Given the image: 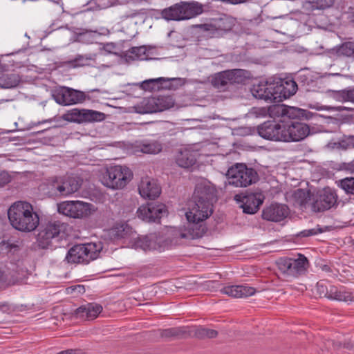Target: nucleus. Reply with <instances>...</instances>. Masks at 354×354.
Wrapping results in <instances>:
<instances>
[{
	"label": "nucleus",
	"instance_id": "6e6d98bb",
	"mask_svg": "<svg viewBox=\"0 0 354 354\" xmlns=\"http://www.w3.org/2000/svg\"><path fill=\"white\" fill-rule=\"evenodd\" d=\"M348 138L350 144V148H354V136H350Z\"/></svg>",
	"mask_w": 354,
	"mask_h": 354
},
{
	"label": "nucleus",
	"instance_id": "f3484780",
	"mask_svg": "<svg viewBox=\"0 0 354 354\" xmlns=\"http://www.w3.org/2000/svg\"><path fill=\"white\" fill-rule=\"evenodd\" d=\"M63 225L59 222H50L44 225L40 230L37 241L39 245L42 248H47L52 241V240L58 236Z\"/></svg>",
	"mask_w": 354,
	"mask_h": 354
},
{
	"label": "nucleus",
	"instance_id": "dca6fc26",
	"mask_svg": "<svg viewBox=\"0 0 354 354\" xmlns=\"http://www.w3.org/2000/svg\"><path fill=\"white\" fill-rule=\"evenodd\" d=\"M166 213L165 205L153 203L140 206L137 212L138 216L147 222L156 221L165 216Z\"/></svg>",
	"mask_w": 354,
	"mask_h": 354
},
{
	"label": "nucleus",
	"instance_id": "6e6552de",
	"mask_svg": "<svg viewBox=\"0 0 354 354\" xmlns=\"http://www.w3.org/2000/svg\"><path fill=\"white\" fill-rule=\"evenodd\" d=\"M59 213L74 218H82L91 215L94 211V206L80 201H66L57 205Z\"/></svg>",
	"mask_w": 354,
	"mask_h": 354
},
{
	"label": "nucleus",
	"instance_id": "4c0bfd02",
	"mask_svg": "<svg viewBox=\"0 0 354 354\" xmlns=\"http://www.w3.org/2000/svg\"><path fill=\"white\" fill-rule=\"evenodd\" d=\"M139 150L144 153L156 154L160 153L162 149V146L158 141L153 140L145 142L139 146Z\"/></svg>",
	"mask_w": 354,
	"mask_h": 354
},
{
	"label": "nucleus",
	"instance_id": "f257e3e1",
	"mask_svg": "<svg viewBox=\"0 0 354 354\" xmlns=\"http://www.w3.org/2000/svg\"><path fill=\"white\" fill-rule=\"evenodd\" d=\"M8 216L11 225L18 231L30 232L39 224L38 214L33 206L26 201H17L8 210Z\"/></svg>",
	"mask_w": 354,
	"mask_h": 354
},
{
	"label": "nucleus",
	"instance_id": "f03ea898",
	"mask_svg": "<svg viewBox=\"0 0 354 354\" xmlns=\"http://www.w3.org/2000/svg\"><path fill=\"white\" fill-rule=\"evenodd\" d=\"M80 187V181L75 177L53 176L40 185L39 191L46 197L60 198L72 196Z\"/></svg>",
	"mask_w": 354,
	"mask_h": 354
},
{
	"label": "nucleus",
	"instance_id": "4468645a",
	"mask_svg": "<svg viewBox=\"0 0 354 354\" xmlns=\"http://www.w3.org/2000/svg\"><path fill=\"white\" fill-rule=\"evenodd\" d=\"M207 203L194 201L185 214L189 223L202 222L212 214L213 205L208 202Z\"/></svg>",
	"mask_w": 354,
	"mask_h": 354
},
{
	"label": "nucleus",
	"instance_id": "20e7f679",
	"mask_svg": "<svg viewBox=\"0 0 354 354\" xmlns=\"http://www.w3.org/2000/svg\"><path fill=\"white\" fill-rule=\"evenodd\" d=\"M228 183L236 187H246L259 180L257 172L243 163L230 167L226 174Z\"/></svg>",
	"mask_w": 354,
	"mask_h": 354
},
{
	"label": "nucleus",
	"instance_id": "bf43d9fd",
	"mask_svg": "<svg viewBox=\"0 0 354 354\" xmlns=\"http://www.w3.org/2000/svg\"><path fill=\"white\" fill-rule=\"evenodd\" d=\"M10 247L11 248H12V247L15 248V247H17V245H16V244L10 245Z\"/></svg>",
	"mask_w": 354,
	"mask_h": 354
},
{
	"label": "nucleus",
	"instance_id": "4be33fe9",
	"mask_svg": "<svg viewBox=\"0 0 354 354\" xmlns=\"http://www.w3.org/2000/svg\"><path fill=\"white\" fill-rule=\"evenodd\" d=\"M234 199L242 203L241 207L243 212L250 214L256 213L263 203L260 195L252 193L248 195L236 194Z\"/></svg>",
	"mask_w": 354,
	"mask_h": 354
},
{
	"label": "nucleus",
	"instance_id": "2eb2a0df",
	"mask_svg": "<svg viewBox=\"0 0 354 354\" xmlns=\"http://www.w3.org/2000/svg\"><path fill=\"white\" fill-rule=\"evenodd\" d=\"M174 101L171 96H159L145 98L142 102L143 110L140 113H151L162 111L172 107Z\"/></svg>",
	"mask_w": 354,
	"mask_h": 354
},
{
	"label": "nucleus",
	"instance_id": "2f4dec72",
	"mask_svg": "<svg viewBox=\"0 0 354 354\" xmlns=\"http://www.w3.org/2000/svg\"><path fill=\"white\" fill-rule=\"evenodd\" d=\"M334 0H306L303 3V8L308 12L315 10H324L331 7Z\"/></svg>",
	"mask_w": 354,
	"mask_h": 354
},
{
	"label": "nucleus",
	"instance_id": "a19ab883",
	"mask_svg": "<svg viewBox=\"0 0 354 354\" xmlns=\"http://www.w3.org/2000/svg\"><path fill=\"white\" fill-rule=\"evenodd\" d=\"M169 79H166L165 77H158L155 79H149L145 81H143L142 83V87L145 90L148 91H155L160 88L161 86L163 83L169 81Z\"/></svg>",
	"mask_w": 354,
	"mask_h": 354
},
{
	"label": "nucleus",
	"instance_id": "9d476101",
	"mask_svg": "<svg viewBox=\"0 0 354 354\" xmlns=\"http://www.w3.org/2000/svg\"><path fill=\"white\" fill-rule=\"evenodd\" d=\"M250 77V73L242 69H233L222 71L216 74L212 79V84L217 88L227 84H241Z\"/></svg>",
	"mask_w": 354,
	"mask_h": 354
},
{
	"label": "nucleus",
	"instance_id": "cd10ccee",
	"mask_svg": "<svg viewBox=\"0 0 354 354\" xmlns=\"http://www.w3.org/2000/svg\"><path fill=\"white\" fill-rule=\"evenodd\" d=\"M102 306L98 304L90 303L76 310V315L81 318L94 319L102 312Z\"/></svg>",
	"mask_w": 354,
	"mask_h": 354
},
{
	"label": "nucleus",
	"instance_id": "393cba45",
	"mask_svg": "<svg viewBox=\"0 0 354 354\" xmlns=\"http://www.w3.org/2000/svg\"><path fill=\"white\" fill-rule=\"evenodd\" d=\"M140 196L145 198L155 199L160 194V187L156 180L149 177L143 178L138 186Z\"/></svg>",
	"mask_w": 354,
	"mask_h": 354
},
{
	"label": "nucleus",
	"instance_id": "37998d69",
	"mask_svg": "<svg viewBox=\"0 0 354 354\" xmlns=\"http://www.w3.org/2000/svg\"><path fill=\"white\" fill-rule=\"evenodd\" d=\"M332 97L340 102H351L350 97V89L333 91Z\"/></svg>",
	"mask_w": 354,
	"mask_h": 354
},
{
	"label": "nucleus",
	"instance_id": "c756f323",
	"mask_svg": "<svg viewBox=\"0 0 354 354\" xmlns=\"http://www.w3.org/2000/svg\"><path fill=\"white\" fill-rule=\"evenodd\" d=\"M293 109V107L287 106L284 104H274L270 106L267 110L263 109L261 111L263 114H266L267 112L270 118H276L285 116L290 118Z\"/></svg>",
	"mask_w": 354,
	"mask_h": 354
},
{
	"label": "nucleus",
	"instance_id": "4d7b16f0",
	"mask_svg": "<svg viewBox=\"0 0 354 354\" xmlns=\"http://www.w3.org/2000/svg\"><path fill=\"white\" fill-rule=\"evenodd\" d=\"M350 97L351 102H354V88L353 89H350Z\"/></svg>",
	"mask_w": 354,
	"mask_h": 354
},
{
	"label": "nucleus",
	"instance_id": "1a4fd4ad",
	"mask_svg": "<svg viewBox=\"0 0 354 354\" xmlns=\"http://www.w3.org/2000/svg\"><path fill=\"white\" fill-rule=\"evenodd\" d=\"M62 118L65 121L77 124L97 122L103 121L105 119V114L97 111L75 108L63 114Z\"/></svg>",
	"mask_w": 354,
	"mask_h": 354
},
{
	"label": "nucleus",
	"instance_id": "6ab92c4d",
	"mask_svg": "<svg viewBox=\"0 0 354 354\" xmlns=\"http://www.w3.org/2000/svg\"><path fill=\"white\" fill-rule=\"evenodd\" d=\"M216 188L212 183L208 180H201L198 183L195 192L194 199L196 201L212 204L216 201Z\"/></svg>",
	"mask_w": 354,
	"mask_h": 354
},
{
	"label": "nucleus",
	"instance_id": "0eeeda50",
	"mask_svg": "<svg viewBox=\"0 0 354 354\" xmlns=\"http://www.w3.org/2000/svg\"><path fill=\"white\" fill-rule=\"evenodd\" d=\"M169 242L159 234H150L145 236H134L129 246L143 251L164 250Z\"/></svg>",
	"mask_w": 354,
	"mask_h": 354
},
{
	"label": "nucleus",
	"instance_id": "bb28decb",
	"mask_svg": "<svg viewBox=\"0 0 354 354\" xmlns=\"http://www.w3.org/2000/svg\"><path fill=\"white\" fill-rule=\"evenodd\" d=\"M255 292L256 290L253 287L244 285L229 286L221 290L222 293L236 298L252 296L254 295Z\"/></svg>",
	"mask_w": 354,
	"mask_h": 354
},
{
	"label": "nucleus",
	"instance_id": "e433bc0d",
	"mask_svg": "<svg viewBox=\"0 0 354 354\" xmlns=\"http://www.w3.org/2000/svg\"><path fill=\"white\" fill-rule=\"evenodd\" d=\"M279 270L286 277H295L291 259L281 258L277 261Z\"/></svg>",
	"mask_w": 354,
	"mask_h": 354
},
{
	"label": "nucleus",
	"instance_id": "5fc2aeb1",
	"mask_svg": "<svg viewBox=\"0 0 354 354\" xmlns=\"http://www.w3.org/2000/svg\"><path fill=\"white\" fill-rule=\"evenodd\" d=\"M328 109H335L336 111H342V110H345L346 107L345 106H337V107H330V106H328Z\"/></svg>",
	"mask_w": 354,
	"mask_h": 354
},
{
	"label": "nucleus",
	"instance_id": "c85d7f7f",
	"mask_svg": "<svg viewBox=\"0 0 354 354\" xmlns=\"http://www.w3.org/2000/svg\"><path fill=\"white\" fill-rule=\"evenodd\" d=\"M155 50L156 48L154 47L142 46L131 48L129 53L131 54L129 56L133 59L145 60L153 59V57L156 55Z\"/></svg>",
	"mask_w": 354,
	"mask_h": 354
},
{
	"label": "nucleus",
	"instance_id": "603ef678",
	"mask_svg": "<svg viewBox=\"0 0 354 354\" xmlns=\"http://www.w3.org/2000/svg\"><path fill=\"white\" fill-rule=\"evenodd\" d=\"M26 276V270L21 269L20 272L16 277V281H22Z\"/></svg>",
	"mask_w": 354,
	"mask_h": 354
},
{
	"label": "nucleus",
	"instance_id": "a878e982",
	"mask_svg": "<svg viewBox=\"0 0 354 354\" xmlns=\"http://www.w3.org/2000/svg\"><path fill=\"white\" fill-rule=\"evenodd\" d=\"M288 214L289 210L286 205L275 203L265 208L262 216L266 220L279 222L285 218Z\"/></svg>",
	"mask_w": 354,
	"mask_h": 354
},
{
	"label": "nucleus",
	"instance_id": "ea45409f",
	"mask_svg": "<svg viewBox=\"0 0 354 354\" xmlns=\"http://www.w3.org/2000/svg\"><path fill=\"white\" fill-rule=\"evenodd\" d=\"M188 333L194 334L196 337L203 338H214L217 336V331L203 327L188 328Z\"/></svg>",
	"mask_w": 354,
	"mask_h": 354
},
{
	"label": "nucleus",
	"instance_id": "412c9836",
	"mask_svg": "<svg viewBox=\"0 0 354 354\" xmlns=\"http://www.w3.org/2000/svg\"><path fill=\"white\" fill-rule=\"evenodd\" d=\"M200 145H190L179 151L176 157L177 164L183 168H189L195 165L200 156Z\"/></svg>",
	"mask_w": 354,
	"mask_h": 354
},
{
	"label": "nucleus",
	"instance_id": "423d86ee",
	"mask_svg": "<svg viewBox=\"0 0 354 354\" xmlns=\"http://www.w3.org/2000/svg\"><path fill=\"white\" fill-rule=\"evenodd\" d=\"M132 172L126 166L114 165L106 169L102 183L106 187L113 189L124 188L131 180Z\"/></svg>",
	"mask_w": 354,
	"mask_h": 354
},
{
	"label": "nucleus",
	"instance_id": "864d4df0",
	"mask_svg": "<svg viewBox=\"0 0 354 354\" xmlns=\"http://www.w3.org/2000/svg\"><path fill=\"white\" fill-rule=\"evenodd\" d=\"M57 354H82V353H80V351H75V350H66L64 351H62Z\"/></svg>",
	"mask_w": 354,
	"mask_h": 354
},
{
	"label": "nucleus",
	"instance_id": "9b49d317",
	"mask_svg": "<svg viewBox=\"0 0 354 354\" xmlns=\"http://www.w3.org/2000/svg\"><path fill=\"white\" fill-rule=\"evenodd\" d=\"M55 101L62 106H68L84 102L89 99L88 95L81 91L68 87H62L53 94Z\"/></svg>",
	"mask_w": 354,
	"mask_h": 354
},
{
	"label": "nucleus",
	"instance_id": "58836bf2",
	"mask_svg": "<svg viewBox=\"0 0 354 354\" xmlns=\"http://www.w3.org/2000/svg\"><path fill=\"white\" fill-rule=\"evenodd\" d=\"M20 82L19 75L15 73L4 74L0 77V87L3 88H14Z\"/></svg>",
	"mask_w": 354,
	"mask_h": 354
},
{
	"label": "nucleus",
	"instance_id": "473e14b6",
	"mask_svg": "<svg viewBox=\"0 0 354 354\" xmlns=\"http://www.w3.org/2000/svg\"><path fill=\"white\" fill-rule=\"evenodd\" d=\"M292 266L293 268V272H295V277L303 274L307 270L308 267V261L307 258L302 254H299L297 259H291Z\"/></svg>",
	"mask_w": 354,
	"mask_h": 354
},
{
	"label": "nucleus",
	"instance_id": "b1692460",
	"mask_svg": "<svg viewBox=\"0 0 354 354\" xmlns=\"http://www.w3.org/2000/svg\"><path fill=\"white\" fill-rule=\"evenodd\" d=\"M108 234L113 240L123 239L129 245L133 237L136 235L131 226L127 223H118L109 230Z\"/></svg>",
	"mask_w": 354,
	"mask_h": 354
},
{
	"label": "nucleus",
	"instance_id": "f8f14e48",
	"mask_svg": "<svg viewBox=\"0 0 354 354\" xmlns=\"http://www.w3.org/2000/svg\"><path fill=\"white\" fill-rule=\"evenodd\" d=\"M337 195L330 188H325L313 195L310 209L313 212H320L330 209L336 203Z\"/></svg>",
	"mask_w": 354,
	"mask_h": 354
},
{
	"label": "nucleus",
	"instance_id": "09e8293b",
	"mask_svg": "<svg viewBox=\"0 0 354 354\" xmlns=\"http://www.w3.org/2000/svg\"><path fill=\"white\" fill-rule=\"evenodd\" d=\"M337 149L339 150H346L347 149H349L350 148V144H349V141H348V138H347L346 139H344V140H338V143H337Z\"/></svg>",
	"mask_w": 354,
	"mask_h": 354
},
{
	"label": "nucleus",
	"instance_id": "ddd939ff",
	"mask_svg": "<svg viewBox=\"0 0 354 354\" xmlns=\"http://www.w3.org/2000/svg\"><path fill=\"white\" fill-rule=\"evenodd\" d=\"M309 134L310 128L306 123L291 120L283 124V141H300L306 138Z\"/></svg>",
	"mask_w": 354,
	"mask_h": 354
},
{
	"label": "nucleus",
	"instance_id": "39448f33",
	"mask_svg": "<svg viewBox=\"0 0 354 354\" xmlns=\"http://www.w3.org/2000/svg\"><path fill=\"white\" fill-rule=\"evenodd\" d=\"M102 248L100 241L75 245L69 250L66 259L68 263H88L99 257Z\"/></svg>",
	"mask_w": 354,
	"mask_h": 354
},
{
	"label": "nucleus",
	"instance_id": "8fccbe9b",
	"mask_svg": "<svg viewBox=\"0 0 354 354\" xmlns=\"http://www.w3.org/2000/svg\"><path fill=\"white\" fill-rule=\"evenodd\" d=\"M318 231L316 229H310V230H306L304 231H301L299 234V236L303 237H307L312 235L317 234Z\"/></svg>",
	"mask_w": 354,
	"mask_h": 354
},
{
	"label": "nucleus",
	"instance_id": "052dcab7",
	"mask_svg": "<svg viewBox=\"0 0 354 354\" xmlns=\"http://www.w3.org/2000/svg\"><path fill=\"white\" fill-rule=\"evenodd\" d=\"M93 91H98V90L97 89H94V90H93Z\"/></svg>",
	"mask_w": 354,
	"mask_h": 354
},
{
	"label": "nucleus",
	"instance_id": "7c9ffc66",
	"mask_svg": "<svg viewBox=\"0 0 354 354\" xmlns=\"http://www.w3.org/2000/svg\"><path fill=\"white\" fill-rule=\"evenodd\" d=\"M329 299L344 302L354 301V296L351 292L346 291L344 288H338L334 286H330Z\"/></svg>",
	"mask_w": 354,
	"mask_h": 354
},
{
	"label": "nucleus",
	"instance_id": "5701e85b",
	"mask_svg": "<svg viewBox=\"0 0 354 354\" xmlns=\"http://www.w3.org/2000/svg\"><path fill=\"white\" fill-rule=\"evenodd\" d=\"M273 88L272 81H262L252 86L251 93L255 98L263 100L268 102H274Z\"/></svg>",
	"mask_w": 354,
	"mask_h": 354
},
{
	"label": "nucleus",
	"instance_id": "de8ad7c7",
	"mask_svg": "<svg viewBox=\"0 0 354 354\" xmlns=\"http://www.w3.org/2000/svg\"><path fill=\"white\" fill-rule=\"evenodd\" d=\"M10 181V176L8 172L0 171V187L5 185Z\"/></svg>",
	"mask_w": 354,
	"mask_h": 354
},
{
	"label": "nucleus",
	"instance_id": "a211bd4d",
	"mask_svg": "<svg viewBox=\"0 0 354 354\" xmlns=\"http://www.w3.org/2000/svg\"><path fill=\"white\" fill-rule=\"evenodd\" d=\"M274 102H280L295 94L297 90V83L292 80L277 82L272 81Z\"/></svg>",
	"mask_w": 354,
	"mask_h": 354
},
{
	"label": "nucleus",
	"instance_id": "c03bdc74",
	"mask_svg": "<svg viewBox=\"0 0 354 354\" xmlns=\"http://www.w3.org/2000/svg\"><path fill=\"white\" fill-rule=\"evenodd\" d=\"M339 186L346 194L354 195V178H346L339 183Z\"/></svg>",
	"mask_w": 354,
	"mask_h": 354
},
{
	"label": "nucleus",
	"instance_id": "aec40b11",
	"mask_svg": "<svg viewBox=\"0 0 354 354\" xmlns=\"http://www.w3.org/2000/svg\"><path fill=\"white\" fill-rule=\"evenodd\" d=\"M259 135L267 140L283 141V124H280L274 122H265L258 127Z\"/></svg>",
	"mask_w": 354,
	"mask_h": 354
},
{
	"label": "nucleus",
	"instance_id": "72a5a7b5",
	"mask_svg": "<svg viewBox=\"0 0 354 354\" xmlns=\"http://www.w3.org/2000/svg\"><path fill=\"white\" fill-rule=\"evenodd\" d=\"M187 333L188 328L187 327L171 328L160 330V336L167 339L182 337Z\"/></svg>",
	"mask_w": 354,
	"mask_h": 354
},
{
	"label": "nucleus",
	"instance_id": "c9c22d12",
	"mask_svg": "<svg viewBox=\"0 0 354 354\" xmlns=\"http://www.w3.org/2000/svg\"><path fill=\"white\" fill-rule=\"evenodd\" d=\"M188 230L189 235L180 233V237L187 238L189 236L191 239L200 238L205 233V227L203 224H198V223H189Z\"/></svg>",
	"mask_w": 354,
	"mask_h": 354
},
{
	"label": "nucleus",
	"instance_id": "79ce46f5",
	"mask_svg": "<svg viewBox=\"0 0 354 354\" xmlns=\"http://www.w3.org/2000/svg\"><path fill=\"white\" fill-rule=\"evenodd\" d=\"M337 53L339 55L351 57L354 55V41L343 43L337 48Z\"/></svg>",
	"mask_w": 354,
	"mask_h": 354
},
{
	"label": "nucleus",
	"instance_id": "7ed1b4c3",
	"mask_svg": "<svg viewBox=\"0 0 354 354\" xmlns=\"http://www.w3.org/2000/svg\"><path fill=\"white\" fill-rule=\"evenodd\" d=\"M203 11L204 5L198 1H182L164 9L161 16L167 21H182L194 18Z\"/></svg>",
	"mask_w": 354,
	"mask_h": 354
},
{
	"label": "nucleus",
	"instance_id": "13d9d810",
	"mask_svg": "<svg viewBox=\"0 0 354 354\" xmlns=\"http://www.w3.org/2000/svg\"><path fill=\"white\" fill-rule=\"evenodd\" d=\"M3 272L0 270V283H1V282H3Z\"/></svg>",
	"mask_w": 354,
	"mask_h": 354
},
{
	"label": "nucleus",
	"instance_id": "49530a36",
	"mask_svg": "<svg viewBox=\"0 0 354 354\" xmlns=\"http://www.w3.org/2000/svg\"><path fill=\"white\" fill-rule=\"evenodd\" d=\"M68 294L73 295L74 296H78L85 292V288L82 285H76L68 287L66 289Z\"/></svg>",
	"mask_w": 354,
	"mask_h": 354
},
{
	"label": "nucleus",
	"instance_id": "f704fd0d",
	"mask_svg": "<svg viewBox=\"0 0 354 354\" xmlns=\"http://www.w3.org/2000/svg\"><path fill=\"white\" fill-rule=\"evenodd\" d=\"M292 196L296 202L301 207H309L313 201V195L310 196L308 192L298 189L294 192Z\"/></svg>",
	"mask_w": 354,
	"mask_h": 354
},
{
	"label": "nucleus",
	"instance_id": "a18cd8bd",
	"mask_svg": "<svg viewBox=\"0 0 354 354\" xmlns=\"http://www.w3.org/2000/svg\"><path fill=\"white\" fill-rule=\"evenodd\" d=\"M330 286H326L324 282H318L316 286L317 292L320 297H324L329 299V290Z\"/></svg>",
	"mask_w": 354,
	"mask_h": 354
},
{
	"label": "nucleus",
	"instance_id": "3c124183",
	"mask_svg": "<svg viewBox=\"0 0 354 354\" xmlns=\"http://www.w3.org/2000/svg\"><path fill=\"white\" fill-rule=\"evenodd\" d=\"M338 140H331L326 145V148L329 149H337Z\"/></svg>",
	"mask_w": 354,
	"mask_h": 354
}]
</instances>
